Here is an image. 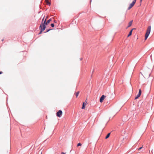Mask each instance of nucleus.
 <instances>
[{
    "instance_id": "nucleus-3",
    "label": "nucleus",
    "mask_w": 154,
    "mask_h": 154,
    "mask_svg": "<svg viewBox=\"0 0 154 154\" xmlns=\"http://www.w3.org/2000/svg\"><path fill=\"white\" fill-rule=\"evenodd\" d=\"M136 1V0H134L132 2L130 5L129 6L128 8V10L131 9L134 5Z\"/></svg>"
},
{
    "instance_id": "nucleus-14",
    "label": "nucleus",
    "mask_w": 154,
    "mask_h": 154,
    "mask_svg": "<svg viewBox=\"0 0 154 154\" xmlns=\"http://www.w3.org/2000/svg\"><path fill=\"white\" fill-rule=\"evenodd\" d=\"M82 145V144L80 143H78V146H80Z\"/></svg>"
},
{
    "instance_id": "nucleus-16",
    "label": "nucleus",
    "mask_w": 154,
    "mask_h": 154,
    "mask_svg": "<svg viewBox=\"0 0 154 154\" xmlns=\"http://www.w3.org/2000/svg\"><path fill=\"white\" fill-rule=\"evenodd\" d=\"M75 94V96H76V97H77V93H76Z\"/></svg>"
},
{
    "instance_id": "nucleus-9",
    "label": "nucleus",
    "mask_w": 154,
    "mask_h": 154,
    "mask_svg": "<svg viewBox=\"0 0 154 154\" xmlns=\"http://www.w3.org/2000/svg\"><path fill=\"white\" fill-rule=\"evenodd\" d=\"M140 94H138L135 97V99H137L138 97H139L140 96Z\"/></svg>"
},
{
    "instance_id": "nucleus-18",
    "label": "nucleus",
    "mask_w": 154,
    "mask_h": 154,
    "mask_svg": "<svg viewBox=\"0 0 154 154\" xmlns=\"http://www.w3.org/2000/svg\"><path fill=\"white\" fill-rule=\"evenodd\" d=\"M82 58H80V60H82Z\"/></svg>"
},
{
    "instance_id": "nucleus-7",
    "label": "nucleus",
    "mask_w": 154,
    "mask_h": 154,
    "mask_svg": "<svg viewBox=\"0 0 154 154\" xmlns=\"http://www.w3.org/2000/svg\"><path fill=\"white\" fill-rule=\"evenodd\" d=\"M134 29H133L130 31L128 35V37H129L131 35L133 30Z\"/></svg>"
},
{
    "instance_id": "nucleus-22",
    "label": "nucleus",
    "mask_w": 154,
    "mask_h": 154,
    "mask_svg": "<svg viewBox=\"0 0 154 154\" xmlns=\"http://www.w3.org/2000/svg\"><path fill=\"white\" fill-rule=\"evenodd\" d=\"M44 17L43 18V19L42 20V21H43V20H44Z\"/></svg>"
},
{
    "instance_id": "nucleus-20",
    "label": "nucleus",
    "mask_w": 154,
    "mask_h": 154,
    "mask_svg": "<svg viewBox=\"0 0 154 154\" xmlns=\"http://www.w3.org/2000/svg\"><path fill=\"white\" fill-rule=\"evenodd\" d=\"M79 93V92L78 91V93H77L78 95Z\"/></svg>"
},
{
    "instance_id": "nucleus-8",
    "label": "nucleus",
    "mask_w": 154,
    "mask_h": 154,
    "mask_svg": "<svg viewBox=\"0 0 154 154\" xmlns=\"http://www.w3.org/2000/svg\"><path fill=\"white\" fill-rule=\"evenodd\" d=\"M110 133H108V134L106 136V137H105V139H107L109 137V136H110Z\"/></svg>"
},
{
    "instance_id": "nucleus-12",
    "label": "nucleus",
    "mask_w": 154,
    "mask_h": 154,
    "mask_svg": "<svg viewBox=\"0 0 154 154\" xmlns=\"http://www.w3.org/2000/svg\"><path fill=\"white\" fill-rule=\"evenodd\" d=\"M141 90L140 89L139 90V92L138 94H140V95H141Z\"/></svg>"
},
{
    "instance_id": "nucleus-4",
    "label": "nucleus",
    "mask_w": 154,
    "mask_h": 154,
    "mask_svg": "<svg viewBox=\"0 0 154 154\" xmlns=\"http://www.w3.org/2000/svg\"><path fill=\"white\" fill-rule=\"evenodd\" d=\"M63 112L61 110H59L58 112H57L56 113L57 116L59 117H61V116L62 115Z\"/></svg>"
},
{
    "instance_id": "nucleus-5",
    "label": "nucleus",
    "mask_w": 154,
    "mask_h": 154,
    "mask_svg": "<svg viewBox=\"0 0 154 154\" xmlns=\"http://www.w3.org/2000/svg\"><path fill=\"white\" fill-rule=\"evenodd\" d=\"M106 97V96L104 95H102L100 99V102L101 103L102 102H103V100L105 99V97Z\"/></svg>"
},
{
    "instance_id": "nucleus-21",
    "label": "nucleus",
    "mask_w": 154,
    "mask_h": 154,
    "mask_svg": "<svg viewBox=\"0 0 154 154\" xmlns=\"http://www.w3.org/2000/svg\"><path fill=\"white\" fill-rule=\"evenodd\" d=\"M54 22H55V23H56V20H54Z\"/></svg>"
},
{
    "instance_id": "nucleus-23",
    "label": "nucleus",
    "mask_w": 154,
    "mask_h": 154,
    "mask_svg": "<svg viewBox=\"0 0 154 154\" xmlns=\"http://www.w3.org/2000/svg\"><path fill=\"white\" fill-rule=\"evenodd\" d=\"M142 0H140V2H142Z\"/></svg>"
},
{
    "instance_id": "nucleus-10",
    "label": "nucleus",
    "mask_w": 154,
    "mask_h": 154,
    "mask_svg": "<svg viewBox=\"0 0 154 154\" xmlns=\"http://www.w3.org/2000/svg\"><path fill=\"white\" fill-rule=\"evenodd\" d=\"M86 105V104H85V103L84 102L83 103L82 106V109H84L85 108V106Z\"/></svg>"
},
{
    "instance_id": "nucleus-13",
    "label": "nucleus",
    "mask_w": 154,
    "mask_h": 154,
    "mask_svg": "<svg viewBox=\"0 0 154 154\" xmlns=\"http://www.w3.org/2000/svg\"><path fill=\"white\" fill-rule=\"evenodd\" d=\"M51 26L52 27H54V25L53 23H52L51 24Z\"/></svg>"
},
{
    "instance_id": "nucleus-11",
    "label": "nucleus",
    "mask_w": 154,
    "mask_h": 154,
    "mask_svg": "<svg viewBox=\"0 0 154 154\" xmlns=\"http://www.w3.org/2000/svg\"><path fill=\"white\" fill-rule=\"evenodd\" d=\"M45 2L47 4H49V5H51V3L49 2L48 0H45Z\"/></svg>"
},
{
    "instance_id": "nucleus-19",
    "label": "nucleus",
    "mask_w": 154,
    "mask_h": 154,
    "mask_svg": "<svg viewBox=\"0 0 154 154\" xmlns=\"http://www.w3.org/2000/svg\"><path fill=\"white\" fill-rule=\"evenodd\" d=\"M2 72H0V74H2Z\"/></svg>"
},
{
    "instance_id": "nucleus-6",
    "label": "nucleus",
    "mask_w": 154,
    "mask_h": 154,
    "mask_svg": "<svg viewBox=\"0 0 154 154\" xmlns=\"http://www.w3.org/2000/svg\"><path fill=\"white\" fill-rule=\"evenodd\" d=\"M132 22L133 20H131L128 23V26L127 28L130 27L131 26L132 23Z\"/></svg>"
},
{
    "instance_id": "nucleus-2",
    "label": "nucleus",
    "mask_w": 154,
    "mask_h": 154,
    "mask_svg": "<svg viewBox=\"0 0 154 154\" xmlns=\"http://www.w3.org/2000/svg\"><path fill=\"white\" fill-rule=\"evenodd\" d=\"M151 29V26H149L147 29L145 35V40H146L147 39L148 37L150 32Z\"/></svg>"
},
{
    "instance_id": "nucleus-17",
    "label": "nucleus",
    "mask_w": 154,
    "mask_h": 154,
    "mask_svg": "<svg viewBox=\"0 0 154 154\" xmlns=\"http://www.w3.org/2000/svg\"><path fill=\"white\" fill-rule=\"evenodd\" d=\"M61 153L62 154H66L65 153H64V152H62Z\"/></svg>"
},
{
    "instance_id": "nucleus-1",
    "label": "nucleus",
    "mask_w": 154,
    "mask_h": 154,
    "mask_svg": "<svg viewBox=\"0 0 154 154\" xmlns=\"http://www.w3.org/2000/svg\"><path fill=\"white\" fill-rule=\"evenodd\" d=\"M46 18L45 20L43 23H42L40 26V28L41 29V31L39 33V34H40L42 33V32L45 29L46 27L45 25V24L47 25L48 23H49L50 22L51 20V19H49L46 22Z\"/></svg>"
},
{
    "instance_id": "nucleus-15",
    "label": "nucleus",
    "mask_w": 154,
    "mask_h": 154,
    "mask_svg": "<svg viewBox=\"0 0 154 154\" xmlns=\"http://www.w3.org/2000/svg\"><path fill=\"white\" fill-rule=\"evenodd\" d=\"M142 147H141L139 149H138V150H140V149H141L142 148Z\"/></svg>"
}]
</instances>
